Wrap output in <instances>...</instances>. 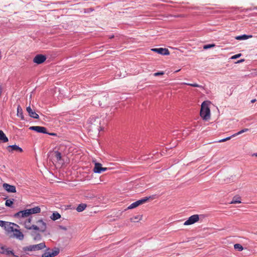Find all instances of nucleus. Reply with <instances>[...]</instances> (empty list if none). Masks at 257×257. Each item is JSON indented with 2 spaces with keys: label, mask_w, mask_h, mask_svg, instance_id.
Returning <instances> with one entry per match:
<instances>
[{
  "label": "nucleus",
  "mask_w": 257,
  "mask_h": 257,
  "mask_svg": "<svg viewBox=\"0 0 257 257\" xmlns=\"http://www.w3.org/2000/svg\"><path fill=\"white\" fill-rule=\"evenodd\" d=\"M209 102L204 101L201 104L200 115L204 120H208L210 117Z\"/></svg>",
  "instance_id": "f257e3e1"
},
{
  "label": "nucleus",
  "mask_w": 257,
  "mask_h": 257,
  "mask_svg": "<svg viewBox=\"0 0 257 257\" xmlns=\"http://www.w3.org/2000/svg\"><path fill=\"white\" fill-rule=\"evenodd\" d=\"M0 226L3 227L8 233L13 232L15 229L19 228V226L16 223L0 220Z\"/></svg>",
  "instance_id": "f03ea898"
},
{
  "label": "nucleus",
  "mask_w": 257,
  "mask_h": 257,
  "mask_svg": "<svg viewBox=\"0 0 257 257\" xmlns=\"http://www.w3.org/2000/svg\"><path fill=\"white\" fill-rule=\"evenodd\" d=\"M36 228H34V230H38L41 232H44L46 231L47 228L46 223L43 221L42 219L38 220L36 221Z\"/></svg>",
  "instance_id": "7ed1b4c3"
},
{
  "label": "nucleus",
  "mask_w": 257,
  "mask_h": 257,
  "mask_svg": "<svg viewBox=\"0 0 257 257\" xmlns=\"http://www.w3.org/2000/svg\"><path fill=\"white\" fill-rule=\"evenodd\" d=\"M199 220V216L198 214H195L191 216L184 223V225H189L193 224Z\"/></svg>",
  "instance_id": "20e7f679"
},
{
  "label": "nucleus",
  "mask_w": 257,
  "mask_h": 257,
  "mask_svg": "<svg viewBox=\"0 0 257 257\" xmlns=\"http://www.w3.org/2000/svg\"><path fill=\"white\" fill-rule=\"evenodd\" d=\"M149 198H148V197H145L143 199L138 200V201L132 203L130 206H128L127 207V209H132L136 208L137 207L139 206V205L143 204V203H145V202H146L149 200Z\"/></svg>",
  "instance_id": "39448f33"
},
{
  "label": "nucleus",
  "mask_w": 257,
  "mask_h": 257,
  "mask_svg": "<svg viewBox=\"0 0 257 257\" xmlns=\"http://www.w3.org/2000/svg\"><path fill=\"white\" fill-rule=\"evenodd\" d=\"M94 162V167L93 168V171L96 173H101L102 172H104L107 170V168L102 167V165L100 163Z\"/></svg>",
  "instance_id": "423d86ee"
},
{
  "label": "nucleus",
  "mask_w": 257,
  "mask_h": 257,
  "mask_svg": "<svg viewBox=\"0 0 257 257\" xmlns=\"http://www.w3.org/2000/svg\"><path fill=\"white\" fill-rule=\"evenodd\" d=\"M46 60V57L42 54L37 55L33 59L35 63L40 64L43 63Z\"/></svg>",
  "instance_id": "0eeeda50"
},
{
  "label": "nucleus",
  "mask_w": 257,
  "mask_h": 257,
  "mask_svg": "<svg viewBox=\"0 0 257 257\" xmlns=\"http://www.w3.org/2000/svg\"><path fill=\"white\" fill-rule=\"evenodd\" d=\"M151 50L153 52L157 53L158 54L163 55H169L170 54V52L168 49L166 48H153Z\"/></svg>",
  "instance_id": "6e6552de"
},
{
  "label": "nucleus",
  "mask_w": 257,
  "mask_h": 257,
  "mask_svg": "<svg viewBox=\"0 0 257 257\" xmlns=\"http://www.w3.org/2000/svg\"><path fill=\"white\" fill-rule=\"evenodd\" d=\"M60 252V249L58 248H55L51 252L49 251H46L44 253L42 256V257H53L58 254Z\"/></svg>",
  "instance_id": "1a4fd4ad"
},
{
  "label": "nucleus",
  "mask_w": 257,
  "mask_h": 257,
  "mask_svg": "<svg viewBox=\"0 0 257 257\" xmlns=\"http://www.w3.org/2000/svg\"><path fill=\"white\" fill-rule=\"evenodd\" d=\"M30 130L36 131L38 133L48 134L46 127L40 126H32L29 128Z\"/></svg>",
  "instance_id": "9d476101"
},
{
  "label": "nucleus",
  "mask_w": 257,
  "mask_h": 257,
  "mask_svg": "<svg viewBox=\"0 0 257 257\" xmlns=\"http://www.w3.org/2000/svg\"><path fill=\"white\" fill-rule=\"evenodd\" d=\"M3 187L5 190H6L9 193H16V187L14 185H11L7 183H4L3 185Z\"/></svg>",
  "instance_id": "9b49d317"
},
{
  "label": "nucleus",
  "mask_w": 257,
  "mask_h": 257,
  "mask_svg": "<svg viewBox=\"0 0 257 257\" xmlns=\"http://www.w3.org/2000/svg\"><path fill=\"white\" fill-rule=\"evenodd\" d=\"M30 215V212L28 209L20 211L14 215L16 218L19 217H27Z\"/></svg>",
  "instance_id": "f8f14e48"
},
{
  "label": "nucleus",
  "mask_w": 257,
  "mask_h": 257,
  "mask_svg": "<svg viewBox=\"0 0 257 257\" xmlns=\"http://www.w3.org/2000/svg\"><path fill=\"white\" fill-rule=\"evenodd\" d=\"M31 221V218H29L25 221L24 226L26 229L29 230H34V228H36V225L32 224Z\"/></svg>",
  "instance_id": "ddd939ff"
},
{
  "label": "nucleus",
  "mask_w": 257,
  "mask_h": 257,
  "mask_svg": "<svg viewBox=\"0 0 257 257\" xmlns=\"http://www.w3.org/2000/svg\"><path fill=\"white\" fill-rule=\"evenodd\" d=\"M7 149L10 152H12L14 151L20 153L23 152V149L16 145L9 146Z\"/></svg>",
  "instance_id": "4468645a"
},
{
  "label": "nucleus",
  "mask_w": 257,
  "mask_h": 257,
  "mask_svg": "<svg viewBox=\"0 0 257 257\" xmlns=\"http://www.w3.org/2000/svg\"><path fill=\"white\" fill-rule=\"evenodd\" d=\"M18 228H16L15 229V230L13 231V236L19 240H22L24 239V236L20 230L18 229Z\"/></svg>",
  "instance_id": "2eb2a0df"
},
{
  "label": "nucleus",
  "mask_w": 257,
  "mask_h": 257,
  "mask_svg": "<svg viewBox=\"0 0 257 257\" xmlns=\"http://www.w3.org/2000/svg\"><path fill=\"white\" fill-rule=\"evenodd\" d=\"M26 110L30 116L34 118H39V115L35 111H33L30 106L27 107Z\"/></svg>",
  "instance_id": "dca6fc26"
},
{
  "label": "nucleus",
  "mask_w": 257,
  "mask_h": 257,
  "mask_svg": "<svg viewBox=\"0 0 257 257\" xmlns=\"http://www.w3.org/2000/svg\"><path fill=\"white\" fill-rule=\"evenodd\" d=\"M32 245L33 246L34 251L41 250L46 247L45 243L44 242H41L37 244H33Z\"/></svg>",
  "instance_id": "f3484780"
},
{
  "label": "nucleus",
  "mask_w": 257,
  "mask_h": 257,
  "mask_svg": "<svg viewBox=\"0 0 257 257\" xmlns=\"http://www.w3.org/2000/svg\"><path fill=\"white\" fill-rule=\"evenodd\" d=\"M17 115L18 117H20L22 120H24V116L23 113V109L20 105H19L17 107Z\"/></svg>",
  "instance_id": "a211bd4d"
},
{
  "label": "nucleus",
  "mask_w": 257,
  "mask_h": 257,
  "mask_svg": "<svg viewBox=\"0 0 257 257\" xmlns=\"http://www.w3.org/2000/svg\"><path fill=\"white\" fill-rule=\"evenodd\" d=\"M28 210L30 212V215L32 214L39 213L41 212V208L39 206H36L33 208L28 209Z\"/></svg>",
  "instance_id": "6ab92c4d"
},
{
  "label": "nucleus",
  "mask_w": 257,
  "mask_h": 257,
  "mask_svg": "<svg viewBox=\"0 0 257 257\" xmlns=\"http://www.w3.org/2000/svg\"><path fill=\"white\" fill-rule=\"evenodd\" d=\"M0 141L4 143L8 142V138L6 137L4 132L2 130L0 131Z\"/></svg>",
  "instance_id": "aec40b11"
},
{
  "label": "nucleus",
  "mask_w": 257,
  "mask_h": 257,
  "mask_svg": "<svg viewBox=\"0 0 257 257\" xmlns=\"http://www.w3.org/2000/svg\"><path fill=\"white\" fill-rule=\"evenodd\" d=\"M252 35H243L241 36H238L235 37V39L237 40H246L248 38H252Z\"/></svg>",
  "instance_id": "412c9836"
},
{
  "label": "nucleus",
  "mask_w": 257,
  "mask_h": 257,
  "mask_svg": "<svg viewBox=\"0 0 257 257\" xmlns=\"http://www.w3.org/2000/svg\"><path fill=\"white\" fill-rule=\"evenodd\" d=\"M241 199L240 197L239 196H234L231 202H230L231 204H236V203H241Z\"/></svg>",
  "instance_id": "4be33fe9"
},
{
  "label": "nucleus",
  "mask_w": 257,
  "mask_h": 257,
  "mask_svg": "<svg viewBox=\"0 0 257 257\" xmlns=\"http://www.w3.org/2000/svg\"><path fill=\"white\" fill-rule=\"evenodd\" d=\"M87 205L86 204L82 203L80 204L77 207L76 210L78 212H81L83 211L86 207Z\"/></svg>",
  "instance_id": "5701e85b"
},
{
  "label": "nucleus",
  "mask_w": 257,
  "mask_h": 257,
  "mask_svg": "<svg viewBox=\"0 0 257 257\" xmlns=\"http://www.w3.org/2000/svg\"><path fill=\"white\" fill-rule=\"evenodd\" d=\"M23 251L27 253L28 251H33V248L32 245H30L29 246H24L23 247Z\"/></svg>",
  "instance_id": "b1692460"
},
{
  "label": "nucleus",
  "mask_w": 257,
  "mask_h": 257,
  "mask_svg": "<svg viewBox=\"0 0 257 257\" xmlns=\"http://www.w3.org/2000/svg\"><path fill=\"white\" fill-rule=\"evenodd\" d=\"M142 217L141 216L137 215L130 218V221L133 222H139L142 219Z\"/></svg>",
  "instance_id": "393cba45"
},
{
  "label": "nucleus",
  "mask_w": 257,
  "mask_h": 257,
  "mask_svg": "<svg viewBox=\"0 0 257 257\" xmlns=\"http://www.w3.org/2000/svg\"><path fill=\"white\" fill-rule=\"evenodd\" d=\"M61 217L60 214L58 212L53 213L52 216H51V218L53 220H56L59 219Z\"/></svg>",
  "instance_id": "a878e982"
},
{
  "label": "nucleus",
  "mask_w": 257,
  "mask_h": 257,
  "mask_svg": "<svg viewBox=\"0 0 257 257\" xmlns=\"http://www.w3.org/2000/svg\"><path fill=\"white\" fill-rule=\"evenodd\" d=\"M55 154V158L56 159L57 161L61 160V154L58 151H56L54 153Z\"/></svg>",
  "instance_id": "bb28decb"
},
{
  "label": "nucleus",
  "mask_w": 257,
  "mask_h": 257,
  "mask_svg": "<svg viewBox=\"0 0 257 257\" xmlns=\"http://www.w3.org/2000/svg\"><path fill=\"white\" fill-rule=\"evenodd\" d=\"M234 248L238 251H242L243 249V246L239 243L235 244L234 245Z\"/></svg>",
  "instance_id": "cd10ccee"
},
{
  "label": "nucleus",
  "mask_w": 257,
  "mask_h": 257,
  "mask_svg": "<svg viewBox=\"0 0 257 257\" xmlns=\"http://www.w3.org/2000/svg\"><path fill=\"white\" fill-rule=\"evenodd\" d=\"M248 131V128H244V129L241 130L240 131L237 132V133L233 134V135H232V137H236V136H237L239 135H240L243 133L246 132Z\"/></svg>",
  "instance_id": "c85d7f7f"
},
{
  "label": "nucleus",
  "mask_w": 257,
  "mask_h": 257,
  "mask_svg": "<svg viewBox=\"0 0 257 257\" xmlns=\"http://www.w3.org/2000/svg\"><path fill=\"white\" fill-rule=\"evenodd\" d=\"M183 84L195 87H202L201 85H200L197 83H183Z\"/></svg>",
  "instance_id": "c756f323"
},
{
  "label": "nucleus",
  "mask_w": 257,
  "mask_h": 257,
  "mask_svg": "<svg viewBox=\"0 0 257 257\" xmlns=\"http://www.w3.org/2000/svg\"><path fill=\"white\" fill-rule=\"evenodd\" d=\"M5 253L6 254H8V255H12L13 256H15V255L14 254V253L13 252V251L9 250L7 249H6V248H5Z\"/></svg>",
  "instance_id": "7c9ffc66"
},
{
  "label": "nucleus",
  "mask_w": 257,
  "mask_h": 257,
  "mask_svg": "<svg viewBox=\"0 0 257 257\" xmlns=\"http://www.w3.org/2000/svg\"><path fill=\"white\" fill-rule=\"evenodd\" d=\"M13 204V201H12V200H10V199H8V200H6V203H5L6 205L7 206H9V207L11 206V205H12Z\"/></svg>",
  "instance_id": "2f4dec72"
},
{
  "label": "nucleus",
  "mask_w": 257,
  "mask_h": 257,
  "mask_svg": "<svg viewBox=\"0 0 257 257\" xmlns=\"http://www.w3.org/2000/svg\"><path fill=\"white\" fill-rule=\"evenodd\" d=\"M215 46V44H208V45H205L203 47V48L204 49H209V48H212L213 47Z\"/></svg>",
  "instance_id": "473e14b6"
},
{
  "label": "nucleus",
  "mask_w": 257,
  "mask_h": 257,
  "mask_svg": "<svg viewBox=\"0 0 257 257\" xmlns=\"http://www.w3.org/2000/svg\"><path fill=\"white\" fill-rule=\"evenodd\" d=\"M0 252L1 253H5V246L1 243H0Z\"/></svg>",
  "instance_id": "72a5a7b5"
},
{
  "label": "nucleus",
  "mask_w": 257,
  "mask_h": 257,
  "mask_svg": "<svg viewBox=\"0 0 257 257\" xmlns=\"http://www.w3.org/2000/svg\"><path fill=\"white\" fill-rule=\"evenodd\" d=\"M232 136H230V137H227L225 139H222V140H220L219 141H218V142L219 143H222V142H226L228 140H229L231 138H232Z\"/></svg>",
  "instance_id": "f704fd0d"
},
{
  "label": "nucleus",
  "mask_w": 257,
  "mask_h": 257,
  "mask_svg": "<svg viewBox=\"0 0 257 257\" xmlns=\"http://www.w3.org/2000/svg\"><path fill=\"white\" fill-rule=\"evenodd\" d=\"M164 74V72H158L155 73L154 74V75L155 76H158L159 75H163Z\"/></svg>",
  "instance_id": "c9c22d12"
},
{
  "label": "nucleus",
  "mask_w": 257,
  "mask_h": 257,
  "mask_svg": "<svg viewBox=\"0 0 257 257\" xmlns=\"http://www.w3.org/2000/svg\"><path fill=\"white\" fill-rule=\"evenodd\" d=\"M240 56H241V54H236V55H235L232 56L231 59H236V58L239 57Z\"/></svg>",
  "instance_id": "e433bc0d"
},
{
  "label": "nucleus",
  "mask_w": 257,
  "mask_h": 257,
  "mask_svg": "<svg viewBox=\"0 0 257 257\" xmlns=\"http://www.w3.org/2000/svg\"><path fill=\"white\" fill-rule=\"evenodd\" d=\"M255 101H256V99H252V100H251V102L252 103H253V102H254Z\"/></svg>",
  "instance_id": "4c0bfd02"
},
{
  "label": "nucleus",
  "mask_w": 257,
  "mask_h": 257,
  "mask_svg": "<svg viewBox=\"0 0 257 257\" xmlns=\"http://www.w3.org/2000/svg\"><path fill=\"white\" fill-rule=\"evenodd\" d=\"M49 134L51 136H55V134H54V133H51V134Z\"/></svg>",
  "instance_id": "58836bf2"
},
{
  "label": "nucleus",
  "mask_w": 257,
  "mask_h": 257,
  "mask_svg": "<svg viewBox=\"0 0 257 257\" xmlns=\"http://www.w3.org/2000/svg\"><path fill=\"white\" fill-rule=\"evenodd\" d=\"M180 70V69H179V70H178L176 71V72H179Z\"/></svg>",
  "instance_id": "ea45409f"
},
{
  "label": "nucleus",
  "mask_w": 257,
  "mask_h": 257,
  "mask_svg": "<svg viewBox=\"0 0 257 257\" xmlns=\"http://www.w3.org/2000/svg\"><path fill=\"white\" fill-rule=\"evenodd\" d=\"M253 155L255 156L256 157H257V154H254Z\"/></svg>",
  "instance_id": "a19ab883"
},
{
  "label": "nucleus",
  "mask_w": 257,
  "mask_h": 257,
  "mask_svg": "<svg viewBox=\"0 0 257 257\" xmlns=\"http://www.w3.org/2000/svg\"><path fill=\"white\" fill-rule=\"evenodd\" d=\"M37 236H36V237H35L34 238V239H35V240H36V239H37Z\"/></svg>",
  "instance_id": "79ce46f5"
},
{
  "label": "nucleus",
  "mask_w": 257,
  "mask_h": 257,
  "mask_svg": "<svg viewBox=\"0 0 257 257\" xmlns=\"http://www.w3.org/2000/svg\"><path fill=\"white\" fill-rule=\"evenodd\" d=\"M113 36H111V37H110V38H113Z\"/></svg>",
  "instance_id": "37998d69"
},
{
  "label": "nucleus",
  "mask_w": 257,
  "mask_h": 257,
  "mask_svg": "<svg viewBox=\"0 0 257 257\" xmlns=\"http://www.w3.org/2000/svg\"><path fill=\"white\" fill-rule=\"evenodd\" d=\"M256 10H257V8H256Z\"/></svg>",
  "instance_id": "c03bdc74"
},
{
  "label": "nucleus",
  "mask_w": 257,
  "mask_h": 257,
  "mask_svg": "<svg viewBox=\"0 0 257 257\" xmlns=\"http://www.w3.org/2000/svg\"><path fill=\"white\" fill-rule=\"evenodd\" d=\"M256 233H257V231H256Z\"/></svg>",
  "instance_id": "a18cd8bd"
}]
</instances>
